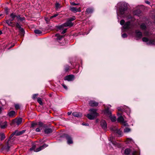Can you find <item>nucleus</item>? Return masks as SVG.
Masks as SVG:
<instances>
[{
    "label": "nucleus",
    "instance_id": "obj_1",
    "mask_svg": "<svg viewBox=\"0 0 155 155\" xmlns=\"http://www.w3.org/2000/svg\"><path fill=\"white\" fill-rule=\"evenodd\" d=\"M90 113L87 115V117L90 120H94L97 117L99 116V114L97 112V110L91 109L89 110Z\"/></svg>",
    "mask_w": 155,
    "mask_h": 155
},
{
    "label": "nucleus",
    "instance_id": "obj_2",
    "mask_svg": "<svg viewBox=\"0 0 155 155\" xmlns=\"http://www.w3.org/2000/svg\"><path fill=\"white\" fill-rule=\"evenodd\" d=\"M10 139L8 140L5 146H3L2 149L8 152L9 150L11 147L12 146V143L9 141Z\"/></svg>",
    "mask_w": 155,
    "mask_h": 155
},
{
    "label": "nucleus",
    "instance_id": "obj_3",
    "mask_svg": "<svg viewBox=\"0 0 155 155\" xmlns=\"http://www.w3.org/2000/svg\"><path fill=\"white\" fill-rule=\"evenodd\" d=\"M118 115H120V116L117 119V121L118 122H120L121 123L123 124L125 126H127L128 125L126 123L124 120V119L123 117L121 116V114L120 113H117Z\"/></svg>",
    "mask_w": 155,
    "mask_h": 155
},
{
    "label": "nucleus",
    "instance_id": "obj_4",
    "mask_svg": "<svg viewBox=\"0 0 155 155\" xmlns=\"http://www.w3.org/2000/svg\"><path fill=\"white\" fill-rule=\"evenodd\" d=\"M74 76L73 74H70L65 76L64 77V79L65 81H73L74 79Z\"/></svg>",
    "mask_w": 155,
    "mask_h": 155
},
{
    "label": "nucleus",
    "instance_id": "obj_5",
    "mask_svg": "<svg viewBox=\"0 0 155 155\" xmlns=\"http://www.w3.org/2000/svg\"><path fill=\"white\" fill-rule=\"evenodd\" d=\"M64 137L67 140V143L68 144H71L73 143L72 138L71 136L67 134H65L64 135Z\"/></svg>",
    "mask_w": 155,
    "mask_h": 155
},
{
    "label": "nucleus",
    "instance_id": "obj_6",
    "mask_svg": "<svg viewBox=\"0 0 155 155\" xmlns=\"http://www.w3.org/2000/svg\"><path fill=\"white\" fill-rule=\"evenodd\" d=\"M70 10L72 12L76 13L77 12H81V8L79 7L78 8L76 7H70Z\"/></svg>",
    "mask_w": 155,
    "mask_h": 155
},
{
    "label": "nucleus",
    "instance_id": "obj_7",
    "mask_svg": "<svg viewBox=\"0 0 155 155\" xmlns=\"http://www.w3.org/2000/svg\"><path fill=\"white\" fill-rule=\"evenodd\" d=\"M89 104L91 107H96L98 106V103L94 101L91 100L89 102Z\"/></svg>",
    "mask_w": 155,
    "mask_h": 155
},
{
    "label": "nucleus",
    "instance_id": "obj_8",
    "mask_svg": "<svg viewBox=\"0 0 155 155\" xmlns=\"http://www.w3.org/2000/svg\"><path fill=\"white\" fill-rule=\"evenodd\" d=\"M73 25V23L68 19L65 23L63 24V25L65 27L69 26L71 27Z\"/></svg>",
    "mask_w": 155,
    "mask_h": 155
},
{
    "label": "nucleus",
    "instance_id": "obj_9",
    "mask_svg": "<svg viewBox=\"0 0 155 155\" xmlns=\"http://www.w3.org/2000/svg\"><path fill=\"white\" fill-rule=\"evenodd\" d=\"M124 7H122L120 9V12L122 15H123L124 13V11L127 8V4H124Z\"/></svg>",
    "mask_w": 155,
    "mask_h": 155
},
{
    "label": "nucleus",
    "instance_id": "obj_10",
    "mask_svg": "<svg viewBox=\"0 0 155 155\" xmlns=\"http://www.w3.org/2000/svg\"><path fill=\"white\" fill-rule=\"evenodd\" d=\"M12 20L10 19L6 20L5 21V22L8 25V26L14 27L15 26V23L14 22H12Z\"/></svg>",
    "mask_w": 155,
    "mask_h": 155
},
{
    "label": "nucleus",
    "instance_id": "obj_11",
    "mask_svg": "<svg viewBox=\"0 0 155 155\" xmlns=\"http://www.w3.org/2000/svg\"><path fill=\"white\" fill-rule=\"evenodd\" d=\"M101 125L103 129L105 130L107 128V124L105 120H101Z\"/></svg>",
    "mask_w": 155,
    "mask_h": 155
},
{
    "label": "nucleus",
    "instance_id": "obj_12",
    "mask_svg": "<svg viewBox=\"0 0 155 155\" xmlns=\"http://www.w3.org/2000/svg\"><path fill=\"white\" fill-rule=\"evenodd\" d=\"M123 28L125 29H129L130 28V22L128 21L125 23L123 26Z\"/></svg>",
    "mask_w": 155,
    "mask_h": 155
},
{
    "label": "nucleus",
    "instance_id": "obj_13",
    "mask_svg": "<svg viewBox=\"0 0 155 155\" xmlns=\"http://www.w3.org/2000/svg\"><path fill=\"white\" fill-rule=\"evenodd\" d=\"M136 37L137 38H141L142 36V34L139 30H137L135 31Z\"/></svg>",
    "mask_w": 155,
    "mask_h": 155
},
{
    "label": "nucleus",
    "instance_id": "obj_14",
    "mask_svg": "<svg viewBox=\"0 0 155 155\" xmlns=\"http://www.w3.org/2000/svg\"><path fill=\"white\" fill-rule=\"evenodd\" d=\"M72 69V68L68 65H66L64 66V70L65 72H69Z\"/></svg>",
    "mask_w": 155,
    "mask_h": 155
},
{
    "label": "nucleus",
    "instance_id": "obj_15",
    "mask_svg": "<svg viewBox=\"0 0 155 155\" xmlns=\"http://www.w3.org/2000/svg\"><path fill=\"white\" fill-rule=\"evenodd\" d=\"M72 115L74 117H81L82 116V114L81 113L76 112H74L72 113Z\"/></svg>",
    "mask_w": 155,
    "mask_h": 155
},
{
    "label": "nucleus",
    "instance_id": "obj_16",
    "mask_svg": "<svg viewBox=\"0 0 155 155\" xmlns=\"http://www.w3.org/2000/svg\"><path fill=\"white\" fill-rule=\"evenodd\" d=\"M94 11V9L92 8H87L85 11L86 14H89L93 13Z\"/></svg>",
    "mask_w": 155,
    "mask_h": 155
},
{
    "label": "nucleus",
    "instance_id": "obj_17",
    "mask_svg": "<svg viewBox=\"0 0 155 155\" xmlns=\"http://www.w3.org/2000/svg\"><path fill=\"white\" fill-rule=\"evenodd\" d=\"M53 132V130L50 128H45L44 130L45 134H49Z\"/></svg>",
    "mask_w": 155,
    "mask_h": 155
},
{
    "label": "nucleus",
    "instance_id": "obj_18",
    "mask_svg": "<svg viewBox=\"0 0 155 155\" xmlns=\"http://www.w3.org/2000/svg\"><path fill=\"white\" fill-rule=\"evenodd\" d=\"M15 114V112L14 110H12L9 112L7 115L9 117H12Z\"/></svg>",
    "mask_w": 155,
    "mask_h": 155
},
{
    "label": "nucleus",
    "instance_id": "obj_19",
    "mask_svg": "<svg viewBox=\"0 0 155 155\" xmlns=\"http://www.w3.org/2000/svg\"><path fill=\"white\" fill-rule=\"evenodd\" d=\"M148 45H155V40L151 39L149 40V41L147 43Z\"/></svg>",
    "mask_w": 155,
    "mask_h": 155
},
{
    "label": "nucleus",
    "instance_id": "obj_20",
    "mask_svg": "<svg viewBox=\"0 0 155 155\" xmlns=\"http://www.w3.org/2000/svg\"><path fill=\"white\" fill-rule=\"evenodd\" d=\"M105 113L108 115L109 117L111 115V112L109 110L108 108L106 109L105 110Z\"/></svg>",
    "mask_w": 155,
    "mask_h": 155
},
{
    "label": "nucleus",
    "instance_id": "obj_21",
    "mask_svg": "<svg viewBox=\"0 0 155 155\" xmlns=\"http://www.w3.org/2000/svg\"><path fill=\"white\" fill-rule=\"evenodd\" d=\"M22 119L21 118H19L18 119H16V125L18 126L22 122Z\"/></svg>",
    "mask_w": 155,
    "mask_h": 155
},
{
    "label": "nucleus",
    "instance_id": "obj_22",
    "mask_svg": "<svg viewBox=\"0 0 155 155\" xmlns=\"http://www.w3.org/2000/svg\"><path fill=\"white\" fill-rule=\"evenodd\" d=\"M130 149L128 148L126 149L124 152V155H130Z\"/></svg>",
    "mask_w": 155,
    "mask_h": 155
},
{
    "label": "nucleus",
    "instance_id": "obj_23",
    "mask_svg": "<svg viewBox=\"0 0 155 155\" xmlns=\"http://www.w3.org/2000/svg\"><path fill=\"white\" fill-rule=\"evenodd\" d=\"M141 13V11L140 9L135 10L134 12V15H138Z\"/></svg>",
    "mask_w": 155,
    "mask_h": 155
},
{
    "label": "nucleus",
    "instance_id": "obj_24",
    "mask_svg": "<svg viewBox=\"0 0 155 155\" xmlns=\"http://www.w3.org/2000/svg\"><path fill=\"white\" fill-rule=\"evenodd\" d=\"M16 119H15L12 120L10 123V125L12 126H15L16 125Z\"/></svg>",
    "mask_w": 155,
    "mask_h": 155
},
{
    "label": "nucleus",
    "instance_id": "obj_25",
    "mask_svg": "<svg viewBox=\"0 0 155 155\" xmlns=\"http://www.w3.org/2000/svg\"><path fill=\"white\" fill-rule=\"evenodd\" d=\"M7 126V122L6 121H5L2 123V125H1V127L2 129H4Z\"/></svg>",
    "mask_w": 155,
    "mask_h": 155
},
{
    "label": "nucleus",
    "instance_id": "obj_26",
    "mask_svg": "<svg viewBox=\"0 0 155 155\" xmlns=\"http://www.w3.org/2000/svg\"><path fill=\"white\" fill-rule=\"evenodd\" d=\"M5 138V135L4 133H1L0 134V140H3Z\"/></svg>",
    "mask_w": 155,
    "mask_h": 155
},
{
    "label": "nucleus",
    "instance_id": "obj_27",
    "mask_svg": "<svg viewBox=\"0 0 155 155\" xmlns=\"http://www.w3.org/2000/svg\"><path fill=\"white\" fill-rule=\"evenodd\" d=\"M10 16L12 19V21H13L14 20L15 18L16 17V15L15 13H13L10 15Z\"/></svg>",
    "mask_w": 155,
    "mask_h": 155
},
{
    "label": "nucleus",
    "instance_id": "obj_28",
    "mask_svg": "<svg viewBox=\"0 0 155 155\" xmlns=\"http://www.w3.org/2000/svg\"><path fill=\"white\" fill-rule=\"evenodd\" d=\"M55 7L56 9H58L60 8L61 7V4L58 2H56L55 4Z\"/></svg>",
    "mask_w": 155,
    "mask_h": 155
},
{
    "label": "nucleus",
    "instance_id": "obj_29",
    "mask_svg": "<svg viewBox=\"0 0 155 155\" xmlns=\"http://www.w3.org/2000/svg\"><path fill=\"white\" fill-rule=\"evenodd\" d=\"M140 28L141 29L145 30L146 28V26L145 24L142 23L140 25Z\"/></svg>",
    "mask_w": 155,
    "mask_h": 155
},
{
    "label": "nucleus",
    "instance_id": "obj_30",
    "mask_svg": "<svg viewBox=\"0 0 155 155\" xmlns=\"http://www.w3.org/2000/svg\"><path fill=\"white\" fill-rule=\"evenodd\" d=\"M144 34L145 36H149L151 35L152 33L150 32L146 31L144 32Z\"/></svg>",
    "mask_w": 155,
    "mask_h": 155
},
{
    "label": "nucleus",
    "instance_id": "obj_31",
    "mask_svg": "<svg viewBox=\"0 0 155 155\" xmlns=\"http://www.w3.org/2000/svg\"><path fill=\"white\" fill-rule=\"evenodd\" d=\"M112 122H114L116 120V117L115 116H112L111 115L109 117Z\"/></svg>",
    "mask_w": 155,
    "mask_h": 155
},
{
    "label": "nucleus",
    "instance_id": "obj_32",
    "mask_svg": "<svg viewBox=\"0 0 155 155\" xmlns=\"http://www.w3.org/2000/svg\"><path fill=\"white\" fill-rule=\"evenodd\" d=\"M37 101L41 105H43V102L42 101L40 97H38L37 98Z\"/></svg>",
    "mask_w": 155,
    "mask_h": 155
},
{
    "label": "nucleus",
    "instance_id": "obj_33",
    "mask_svg": "<svg viewBox=\"0 0 155 155\" xmlns=\"http://www.w3.org/2000/svg\"><path fill=\"white\" fill-rule=\"evenodd\" d=\"M38 125L40 127H45L46 125H44L41 122H39L38 123Z\"/></svg>",
    "mask_w": 155,
    "mask_h": 155
},
{
    "label": "nucleus",
    "instance_id": "obj_34",
    "mask_svg": "<svg viewBox=\"0 0 155 155\" xmlns=\"http://www.w3.org/2000/svg\"><path fill=\"white\" fill-rule=\"evenodd\" d=\"M34 32L37 34H40L42 33V32L40 30L36 29L34 31Z\"/></svg>",
    "mask_w": 155,
    "mask_h": 155
},
{
    "label": "nucleus",
    "instance_id": "obj_35",
    "mask_svg": "<svg viewBox=\"0 0 155 155\" xmlns=\"http://www.w3.org/2000/svg\"><path fill=\"white\" fill-rule=\"evenodd\" d=\"M55 36L57 37V40H60L62 38V36L60 35L59 34H56Z\"/></svg>",
    "mask_w": 155,
    "mask_h": 155
},
{
    "label": "nucleus",
    "instance_id": "obj_36",
    "mask_svg": "<svg viewBox=\"0 0 155 155\" xmlns=\"http://www.w3.org/2000/svg\"><path fill=\"white\" fill-rule=\"evenodd\" d=\"M130 129L127 127H126L124 130V133H128L130 131Z\"/></svg>",
    "mask_w": 155,
    "mask_h": 155
},
{
    "label": "nucleus",
    "instance_id": "obj_37",
    "mask_svg": "<svg viewBox=\"0 0 155 155\" xmlns=\"http://www.w3.org/2000/svg\"><path fill=\"white\" fill-rule=\"evenodd\" d=\"M19 29V32L20 33L21 35H23L24 34L25 32L24 30L22 28H21Z\"/></svg>",
    "mask_w": 155,
    "mask_h": 155
},
{
    "label": "nucleus",
    "instance_id": "obj_38",
    "mask_svg": "<svg viewBox=\"0 0 155 155\" xmlns=\"http://www.w3.org/2000/svg\"><path fill=\"white\" fill-rule=\"evenodd\" d=\"M143 41L146 42H148L149 41V39L146 37H143L142 39Z\"/></svg>",
    "mask_w": 155,
    "mask_h": 155
},
{
    "label": "nucleus",
    "instance_id": "obj_39",
    "mask_svg": "<svg viewBox=\"0 0 155 155\" xmlns=\"http://www.w3.org/2000/svg\"><path fill=\"white\" fill-rule=\"evenodd\" d=\"M14 135H15V134H14V132H13V133H12L11 134V135H10V137H9V138H8V140H9V139H10V140H9V142H12H12H13V140L12 141V140H13V139H11V138H12L13 137V136Z\"/></svg>",
    "mask_w": 155,
    "mask_h": 155
},
{
    "label": "nucleus",
    "instance_id": "obj_40",
    "mask_svg": "<svg viewBox=\"0 0 155 155\" xmlns=\"http://www.w3.org/2000/svg\"><path fill=\"white\" fill-rule=\"evenodd\" d=\"M13 132L15 135L16 136L20 135V131H18L17 130H15V131Z\"/></svg>",
    "mask_w": 155,
    "mask_h": 155
},
{
    "label": "nucleus",
    "instance_id": "obj_41",
    "mask_svg": "<svg viewBox=\"0 0 155 155\" xmlns=\"http://www.w3.org/2000/svg\"><path fill=\"white\" fill-rule=\"evenodd\" d=\"M36 146L35 145H33L32 147L30 149V150H34L35 152V150H36L35 148Z\"/></svg>",
    "mask_w": 155,
    "mask_h": 155
},
{
    "label": "nucleus",
    "instance_id": "obj_42",
    "mask_svg": "<svg viewBox=\"0 0 155 155\" xmlns=\"http://www.w3.org/2000/svg\"><path fill=\"white\" fill-rule=\"evenodd\" d=\"M38 123H32L31 124V127H34L38 125Z\"/></svg>",
    "mask_w": 155,
    "mask_h": 155
},
{
    "label": "nucleus",
    "instance_id": "obj_43",
    "mask_svg": "<svg viewBox=\"0 0 155 155\" xmlns=\"http://www.w3.org/2000/svg\"><path fill=\"white\" fill-rule=\"evenodd\" d=\"M42 149L41 147L40 146L39 147L37 148L36 149V150H35V152H39L41 150H42Z\"/></svg>",
    "mask_w": 155,
    "mask_h": 155
},
{
    "label": "nucleus",
    "instance_id": "obj_44",
    "mask_svg": "<svg viewBox=\"0 0 155 155\" xmlns=\"http://www.w3.org/2000/svg\"><path fill=\"white\" fill-rule=\"evenodd\" d=\"M15 107L16 110H18L20 108L19 105L18 104H15Z\"/></svg>",
    "mask_w": 155,
    "mask_h": 155
},
{
    "label": "nucleus",
    "instance_id": "obj_45",
    "mask_svg": "<svg viewBox=\"0 0 155 155\" xmlns=\"http://www.w3.org/2000/svg\"><path fill=\"white\" fill-rule=\"evenodd\" d=\"M48 145L45 143H44L43 145L41 146L42 147V149H44L45 148L47 147Z\"/></svg>",
    "mask_w": 155,
    "mask_h": 155
},
{
    "label": "nucleus",
    "instance_id": "obj_46",
    "mask_svg": "<svg viewBox=\"0 0 155 155\" xmlns=\"http://www.w3.org/2000/svg\"><path fill=\"white\" fill-rule=\"evenodd\" d=\"M125 23V21L124 20L122 19L120 21V24L121 25H123Z\"/></svg>",
    "mask_w": 155,
    "mask_h": 155
},
{
    "label": "nucleus",
    "instance_id": "obj_47",
    "mask_svg": "<svg viewBox=\"0 0 155 155\" xmlns=\"http://www.w3.org/2000/svg\"><path fill=\"white\" fill-rule=\"evenodd\" d=\"M71 22L72 21H74L75 19V18L74 16H73L72 18H70L68 19Z\"/></svg>",
    "mask_w": 155,
    "mask_h": 155
},
{
    "label": "nucleus",
    "instance_id": "obj_48",
    "mask_svg": "<svg viewBox=\"0 0 155 155\" xmlns=\"http://www.w3.org/2000/svg\"><path fill=\"white\" fill-rule=\"evenodd\" d=\"M64 26L63 25V24L62 25H61L60 26H58L57 27V28L58 29H62V28H63Z\"/></svg>",
    "mask_w": 155,
    "mask_h": 155
},
{
    "label": "nucleus",
    "instance_id": "obj_49",
    "mask_svg": "<svg viewBox=\"0 0 155 155\" xmlns=\"http://www.w3.org/2000/svg\"><path fill=\"white\" fill-rule=\"evenodd\" d=\"M70 3L71 5H79V3H75L74 2H70Z\"/></svg>",
    "mask_w": 155,
    "mask_h": 155
},
{
    "label": "nucleus",
    "instance_id": "obj_50",
    "mask_svg": "<svg viewBox=\"0 0 155 155\" xmlns=\"http://www.w3.org/2000/svg\"><path fill=\"white\" fill-rule=\"evenodd\" d=\"M116 133H117L119 135H121L122 132L120 130H117V131H116Z\"/></svg>",
    "mask_w": 155,
    "mask_h": 155
},
{
    "label": "nucleus",
    "instance_id": "obj_51",
    "mask_svg": "<svg viewBox=\"0 0 155 155\" xmlns=\"http://www.w3.org/2000/svg\"><path fill=\"white\" fill-rule=\"evenodd\" d=\"M58 14H55L54 15H53L52 16H51L50 17V19H52V18H54V17H57V16H58Z\"/></svg>",
    "mask_w": 155,
    "mask_h": 155
},
{
    "label": "nucleus",
    "instance_id": "obj_52",
    "mask_svg": "<svg viewBox=\"0 0 155 155\" xmlns=\"http://www.w3.org/2000/svg\"><path fill=\"white\" fill-rule=\"evenodd\" d=\"M38 94H34L32 96V98L34 99H35L37 96H38Z\"/></svg>",
    "mask_w": 155,
    "mask_h": 155
},
{
    "label": "nucleus",
    "instance_id": "obj_53",
    "mask_svg": "<svg viewBox=\"0 0 155 155\" xmlns=\"http://www.w3.org/2000/svg\"><path fill=\"white\" fill-rule=\"evenodd\" d=\"M122 37L123 38H126L127 37V35L126 33H124L122 35Z\"/></svg>",
    "mask_w": 155,
    "mask_h": 155
},
{
    "label": "nucleus",
    "instance_id": "obj_54",
    "mask_svg": "<svg viewBox=\"0 0 155 155\" xmlns=\"http://www.w3.org/2000/svg\"><path fill=\"white\" fill-rule=\"evenodd\" d=\"M5 12L7 15L8 14V9L7 8H6L5 9Z\"/></svg>",
    "mask_w": 155,
    "mask_h": 155
},
{
    "label": "nucleus",
    "instance_id": "obj_55",
    "mask_svg": "<svg viewBox=\"0 0 155 155\" xmlns=\"http://www.w3.org/2000/svg\"><path fill=\"white\" fill-rule=\"evenodd\" d=\"M16 27L19 29L21 28L20 25L18 23L16 24Z\"/></svg>",
    "mask_w": 155,
    "mask_h": 155
},
{
    "label": "nucleus",
    "instance_id": "obj_56",
    "mask_svg": "<svg viewBox=\"0 0 155 155\" xmlns=\"http://www.w3.org/2000/svg\"><path fill=\"white\" fill-rule=\"evenodd\" d=\"M62 85L65 89L66 90L67 89H68L67 87L65 85H64V84H62Z\"/></svg>",
    "mask_w": 155,
    "mask_h": 155
},
{
    "label": "nucleus",
    "instance_id": "obj_57",
    "mask_svg": "<svg viewBox=\"0 0 155 155\" xmlns=\"http://www.w3.org/2000/svg\"><path fill=\"white\" fill-rule=\"evenodd\" d=\"M41 130V129H40V128L38 127L36 129V131L37 132H39Z\"/></svg>",
    "mask_w": 155,
    "mask_h": 155
},
{
    "label": "nucleus",
    "instance_id": "obj_58",
    "mask_svg": "<svg viewBox=\"0 0 155 155\" xmlns=\"http://www.w3.org/2000/svg\"><path fill=\"white\" fill-rule=\"evenodd\" d=\"M25 130H22L21 131H20V135L24 133H25Z\"/></svg>",
    "mask_w": 155,
    "mask_h": 155
},
{
    "label": "nucleus",
    "instance_id": "obj_59",
    "mask_svg": "<svg viewBox=\"0 0 155 155\" xmlns=\"http://www.w3.org/2000/svg\"><path fill=\"white\" fill-rule=\"evenodd\" d=\"M67 29H64L63 30V31L61 32V33L62 34H64L66 32Z\"/></svg>",
    "mask_w": 155,
    "mask_h": 155
},
{
    "label": "nucleus",
    "instance_id": "obj_60",
    "mask_svg": "<svg viewBox=\"0 0 155 155\" xmlns=\"http://www.w3.org/2000/svg\"><path fill=\"white\" fill-rule=\"evenodd\" d=\"M25 20V18L24 17H22V18H21L20 19V20L21 21H24V20Z\"/></svg>",
    "mask_w": 155,
    "mask_h": 155
},
{
    "label": "nucleus",
    "instance_id": "obj_61",
    "mask_svg": "<svg viewBox=\"0 0 155 155\" xmlns=\"http://www.w3.org/2000/svg\"><path fill=\"white\" fill-rule=\"evenodd\" d=\"M16 18L18 19V20H20L21 17H20V15H18V16L16 15Z\"/></svg>",
    "mask_w": 155,
    "mask_h": 155
},
{
    "label": "nucleus",
    "instance_id": "obj_62",
    "mask_svg": "<svg viewBox=\"0 0 155 155\" xmlns=\"http://www.w3.org/2000/svg\"><path fill=\"white\" fill-rule=\"evenodd\" d=\"M137 153V152L136 151H135L133 152L132 153V155H136Z\"/></svg>",
    "mask_w": 155,
    "mask_h": 155
},
{
    "label": "nucleus",
    "instance_id": "obj_63",
    "mask_svg": "<svg viewBox=\"0 0 155 155\" xmlns=\"http://www.w3.org/2000/svg\"><path fill=\"white\" fill-rule=\"evenodd\" d=\"M45 20L46 21L47 23H48L49 20V19L48 18H45Z\"/></svg>",
    "mask_w": 155,
    "mask_h": 155
},
{
    "label": "nucleus",
    "instance_id": "obj_64",
    "mask_svg": "<svg viewBox=\"0 0 155 155\" xmlns=\"http://www.w3.org/2000/svg\"><path fill=\"white\" fill-rule=\"evenodd\" d=\"M2 110L3 108L1 107H0V114H1Z\"/></svg>",
    "mask_w": 155,
    "mask_h": 155
}]
</instances>
